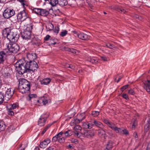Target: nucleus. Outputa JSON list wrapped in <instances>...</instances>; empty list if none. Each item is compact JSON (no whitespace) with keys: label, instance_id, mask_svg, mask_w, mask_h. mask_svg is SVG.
Wrapping results in <instances>:
<instances>
[{"label":"nucleus","instance_id":"10","mask_svg":"<svg viewBox=\"0 0 150 150\" xmlns=\"http://www.w3.org/2000/svg\"><path fill=\"white\" fill-rule=\"evenodd\" d=\"M13 90L11 88H8L6 90L5 94V99L8 100L10 99L13 94Z\"/></svg>","mask_w":150,"mask_h":150},{"label":"nucleus","instance_id":"45","mask_svg":"<svg viewBox=\"0 0 150 150\" xmlns=\"http://www.w3.org/2000/svg\"><path fill=\"white\" fill-rule=\"evenodd\" d=\"M74 129H75L76 132L77 130H80L81 129V127L79 125H76L74 127Z\"/></svg>","mask_w":150,"mask_h":150},{"label":"nucleus","instance_id":"17","mask_svg":"<svg viewBox=\"0 0 150 150\" xmlns=\"http://www.w3.org/2000/svg\"><path fill=\"white\" fill-rule=\"evenodd\" d=\"M94 126L101 129H103L104 127V125L102 123L96 120H94Z\"/></svg>","mask_w":150,"mask_h":150},{"label":"nucleus","instance_id":"26","mask_svg":"<svg viewBox=\"0 0 150 150\" xmlns=\"http://www.w3.org/2000/svg\"><path fill=\"white\" fill-rule=\"evenodd\" d=\"M37 97V95L35 94H30L26 97L27 100L30 101Z\"/></svg>","mask_w":150,"mask_h":150},{"label":"nucleus","instance_id":"5","mask_svg":"<svg viewBox=\"0 0 150 150\" xmlns=\"http://www.w3.org/2000/svg\"><path fill=\"white\" fill-rule=\"evenodd\" d=\"M15 14V12L13 9L8 8L4 10L3 15L4 18L8 19L14 15Z\"/></svg>","mask_w":150,"mask_h":150},{"label":"nucleus","instance_id":"9","mask_svg":"<svg viewBox=\"0 0 150 150\" xmlns=\"http://www.w3.org/2000/svg\"><path fill=\"white\" fill-rule=\"evenodd\" d=\"M9 54L6 49L0 52V65L4 64L6 57Z\"/></svg>","mask_w":150,"mask_h":150},{"label":"nucleus","instance_id":"3","mask_svg":"<svg viewBox=\"0 0 150 150\" xmlns=\"http://www.w3.org/2000/svg\"><path fill=\"white\" fill-rule=\"evenodd\" d=\"M18 89L20 92L25 93L30 89V84L29 81L24 79H20L19 81Z\"/></svg>","mask_w":150,"mask_h":150},{"label":"nucleus","instance_id":"24","mask_svg":"<svg viewBox=\"0 0 150 150\" xmlns=\"http://www.w3.org/2000/svg\"><path fill=\"white\" fill-rule=\"evenodd\" d=\"M58 3L61 6H63L67 5L68 4L67 0H58Z\"/></svg>","mask_w":150,"mask_h":150},{"label":"nucleus","instance_id":"61","mask_svg":"<svg viewBox=\"0 0 150 150\" xmlns=\"http://www.w3.org/2000/svg\"><path fill=\"white\" fill-rule=\"evenodd\" d=\"M122 132H123V134H124L127 135L129 134L128 131L126 129H123Z\"/></svg>","mask_w":150,"mask_h":150},{"label":"nucleus","instance_id":"30","mask_svg":"<svg viewBox=\"0 0 150 150\" xmlns=\"http://www.w3.org/2000/svg\"><path fill=\"white\" fill-rule=\"evenodd\" d=\"M98 134L99 136L101 137L103 134H105V132L103 129H98Z\"/></svg>","mask_w":150,"mask_h":150},{"label":"nucleus","instance_id":"47","mask_svg":"<svg viewBox=\"0 0 150 150\" xmlns=\"http://www.w3.org/2000/svg\"><path fill=\"white\" fill-rule=\"evenodd\" d=\"M103 122L108 126L111 122L109 120L106 119H104L103 120Z\"/></svg>","mask_w":150,"mask_h":150},{"label":"nucleus","instance_id":"2","mask_svg":"<svg viewBox=\"0 0 150 150\" xmlns=\"http://www.w3.org/2000/svg\"><path fill=\"white\" fill-rule=\"evenodd\" d=\"M27 64V62L24 59H20L15 64L14 66L19 74L22 75L25 72H29Z\"/></svg>","mask_w":150,"mask_h":150},{"label":"nucleus","instance_id":"14","mask_svg":"<svg viewBox=\"0 0 150 150\" xmlns=\"http://www.w3.org/2000/svg\"><path fill=\"white\" fill-rule=\"evenodd\" d=\"M50 142V140L49 139H47L40 143V147L42 148H45Z\"/></svg>","mask_w":150,"mask_h":150},{"label":"nucleus","instance_id":"32","mask_svg":"<svg viewBox=\"0 0 150 150\" xmlns=\"http://www.w3.org/2000/svg\"><path fill=\"white\" fill-rule=\"evenodd\" d=\"M53 124V123H52V124H49L48 125H47L45 127V128H44L43 130V131H42V132L41 133V134L42 135H43L45 133V132H46V131H47V129L49 127H50L51 126V125H52V124Z\"/></svg>","mask_w":150,"mask_h":150},{"label":"nucleus","instance_id":"62","mask_svg":"<svg viewBox=\"0 0 150 150\" xmlns=\"http://www.w3.org/2000/svg\"><path fill=\"white\" fill-rule=\"evenodd\" d=\"M70 125L71 126L75 125H76L74 120H72L70 123Z\"/></svg>","mask_w":150,"mask_h":150},{"label":"nucleus","instance_id":"19","mask_svg":"<svg viewBox=\"0 0 150 150\" xmlns=\"http://www.w3.org/2000/svg\"><path fill=\"white\" fill-rule=\"evenodd\" d=\"M51 79L47 78L40 81V83L42 85H47L49 84L51 81Z\"/></svg>","mask_w":150,"mask_h":150},{"label":"nucleus","instance_id":"29","mask_svg":"<svg viewBox=\"0 0 150 150\" xmlns=\"http://www.w3.org/2000/svg\"><path fill=\"white\" fill-rule=\"evenodd\" d=\"M106 46L111 49H113L114 48H117V47L115 45L110 43H108L106 44Z\"/></svg>","mask_w":150,"mask_h":150},{"label":"nucleus","instance_id":"36","mask_svg":"<svg viewBox=\"0 0 150 150\" xmlns=\"http://www.w3.org/2000/svg\"><path fill=\"white\" fill-rule=\"evenodd\" d=\"M4 95L2 92H0V104L3 102Z\"/></svg>","mask_w":150,"mask_h":150},{"label":"nucleus","instance_id":"38","mask_svg":"<svg viewBox=\"0 0 150 150\" xmlns=\"http://www.w3.org/2000/svg\"><path fill=\"white\" fill-rule=\"evenodd\" d=\"M69 115L71 116L70 118L74 117L75 115V111L74 110H70L69 112Z\"/></svg>","mask_w":150,"mask_h":150},{"label":"nucleus","instance_id":"58","mask_svg":"<svg viewBox=\"0 0 150 150\" xmlns=\"http://www.w3.org/2000/svg\"><path fill=\"white\" fill-rule=\"evenodd\" d=\"M144 88L149 93L150 92V88L149 87L147 86H144Z\"/></svg>","mask_w":150,"mask_h":150},{"label":"nucleus","instance_id":"23","mask_svg":"<svg viewBox=\"0 0 150 150\" xmlns=\"http://www.w3.org/2000/svg\"><path fill=\"white\" fill-rule=\"evenodd\" d=\"M49 13L48 11L45 9H41V11L40 13V15L44 16H47Z\"/></svg>","mask_w":150,"mask_h":150},{"label":"nucleus","instance_id":"49","mask_svg":"<svg viewBox=\"0 0 150 150\" xmlns=\"http://www.w3.org/2000/svg\"><path fill=\"white\" fill-rule=\"evenodd\" d=\"M128 93H129L132 95H134L135 94L134 91L132 89H131L129 90Z\"/></svg>","mask_w":150,"mask_h":150},{"label":"nucleus","instance_id":"41","mask_svg":"<svg viewBox=\"0 0 150 150\" xmlns=\"http://www.w3.org/2000/svg\"><path fill=\"white\" fill-rule=\"evenodd\" d=\"M68 31L66 30H64L61 32L60 34V35L62 37H64L65 36L67 33Z\"/></svg>","mask_w":150,"mask_h":150},{"label":"nucleus","instance_id":"57","mask_svg":"<svg viewBox=\"0 0 150 150\" xmlns=\"http://www.w3.org/2000/svg\"><path fill=\"white\" fill-rule=\"evenodd\" d=\"M55 147L54 146H52L49 147L47 149V150H57L55 149Z\"/></svg>","mask_w":150,"mask_h":150},{"label":"nucleus","instance_id":"6","mask_svg":"<svg viewBox=\"0 0 150 150\" xmlns=\"http://www.w3.org/2000/svg\"><path fill=\"white\" fill-rule=\"evenodd\" d=\"M27 66L29 70V72L34 71L37 70L38 66L37 63L34 61H30L27 62Z\"/></svg>","mask_w":150,"mask_h":150},{"label":"nucleus","instance_id":"12","mask_svg":"<svg viewBox=\"0 0 150 150\" xmlns=\"http://www.w3.org/2000/svg\"><path fill=\"white\" fill-rule=\"evenodd\" d=\"M37 102L39 104V105H45L48 103V100L46 97H41L39 100H37Z\"/></svg>","mask_w":150,"mask_h":150},{"label":"nucleus","instance_id":"16","mask_svg":"<svg viewBox=\"0 0 150 150\" xmlns=\"http://www.w3.org/2000/svg\"><path fill=\"white\" fill-rule=\"evenodd\" d=\"M46 120V118L41 116L38 121V125L40 126H43L45 124Z\"/></svg>","mask_w":150,"mask_h":150},{"label":"nucleus","instance_id":"1","mask_svg":"<svg viewBox=\"0 0 150 150\" xmlns=\"http://www.w3.org/2000/svg\"><path fill=\"white\" fill-rule=\"evenodd\" d=\"M2 35L5 38H7L9 41L15 42L18 40L19 35L14 32L10 28H5L3 31Z\"/></svg>","mask_w":150,"mask_h":150},{"label":"nucleus","instance_id":"20","mask_svg":"<svg viewBox=\"0 0 150 150\" xmlns=\"http://www.w3.org/2000/svg\"><path fill=\"white\" fill-rule=\"evenodd\" d=\"M63 134V133L62 132H61L58 133L53 137L52 139V141L53 142H56L57 140L58 141L59 138L61 137Z\"/></svg>","mask_w":150,"mask_h":150},{"label":"nucleus","instance_id":"50","mask_svg":"<svg viewBox=\"0 0 150 150\" xmlns=\"http://www.w3.org/2000/svg\"><path fill=\"white\" fill-rule=\"evenodd\" d=\"M149 124H147L144 127L145 130L146 132H147L149 129Z\"/></svg>","mask_w":150,"mask_h":150},{"label":"nucleus","instance_id":"35","mask_svg":"<svg viewBox=\"0 0 150 150\" xmlns=\"http://www.w3.org/2000/svg\"><path fill=\"white\" fill-rule=\"evenodd\" d=\"M114 131L117 133H118L119 134H121L123 131V129L122 128H118L117 127L115 129Z\"/></svg>","mask_w":150,"mask_h":150},{"label":"nucleus","instance_id":"46","mask_svg":"<svg viewBox=\"0 0 150 150\" xmlns=\"http://www.w3.org/2000/svg\"><path fill=\"white\" fill-rule=\"evenodd\" d=\"M50 43V45H54L56 44V42H54V39H50L49 41Z\"/></svg>","mask_w":150,"mask_h":150},{"label":"nucleus","instance_id":"31","mask_svg":"<svg viewBox=\"0 0 150 150\" xmlns=\"http://www.w3.org/2000/svg\"><path fill=\"white\" fill-rule=\"evenodd\" d=\"M108 126L112 129L114 130L117 127V126L115 125L112 122H111Z\"/></svg>","mask_w":150,"mask_h":150},{"label":"nucleus","instance_id":"21","mask_svg":"<svg viewBox=\"0 0 150 150\" xmlns=\"http://www.w3.org/2000/svg\"><path fill=\"white\" fill-rule=\"evenodd\" d=\"M112 142L111 140L109 141L106 144V148L104 150H110L113 147Z\"/></svg>","mask_w":150,"mask_h":150},{"label":"nucleus","instance_id":"43","mask_svg":"<svg viewBox=\"0 0 150 150\" xmlns=\"http://www.w3.org/2000/svg\"><path fill=\"white\" fill-rule=\"evenodd\" d=\"M117 10L119 12L121 13H125L126 12V11H125L124 9L120 7H118Z\"/></svg>","mask_w":150,"mask_h":150},{"label":"nucleus","instance_id":"28","mask_svg":"<svg viewBox=\"0 0 150 150\" xmlns=\"http://www.w3.org/2000/svg\"><path fill=\"white\" fill-rule=\"evenodd\" d=\"M6 125L4 121H0V130L3 131L5 129Z\"/></svg>","mask_w":150,"mask_h":150},{"label":"nucleus","instance_id":"39","mask_svg":"<svg viewBox=\"0 0 150 150\" xmlns=\"http://www.w3.org/2000/svg\"><path fill=\"white\" fill-rule=\"evenodd\" d=\"M32 28V26L28 25H27V27L25 29L24 31H28L29 32H30V33L31 30Z\"/></svg>","mask_w":150,"mask_h":150},{"label":"nucleus","instance_id":"7","mask_svg":"<svg viewBox=\"0 0 150 150\" xmlns=\"http://www.w3.org/2000/svg\"><path fill=\"white\" fill-rule=\"evenodd\" d=\"M29 18L25 11L23 10L18 13L17 15V19L18 22H22Z\"/></svg>","mask_w":150,"mask_h":150},{"label":"nucleus","instance_id":"18","mask_svg":"<svg viewBox=\"0 0 150 150\" xmlns=\"http://www.w3.org/2000/svg\"><path fill=\"white\" fill-rule=\"evenodd\" d=\"M27 57L30 61H34L37 58V56L35 53H32L28 54Z\"/></svg>","mask_w":150,"mask_h":150},{"label":"nucleus","instance_id":"22","mask_svg":"<svg viewBox=\"0 0 150 150\" xmlns=\"http://www.w3.org/2000/svg\"><path fill=\"white\" fill-rule=\"evenodd\" d=\"M84 125V126H85V128L91 129L94 126V120H92V121L89 122L88 124H85Z\"/></svg>","mask_w":150,"mask_h":150},{"label":"nucleus","instance_id":"40","mask_svg":"<svg viewBox=\"0 0 150 150\" xmlns=\"http://www.w3.org/2000/svg\"><path fill=\"white\" fill-rule=\"evenodd\" d=\"M41 9L34 8L33 9V11L38 15H40Z\"/></svg>","mask_w":150,"mask_h":150},{"label":"nucleus","instance_id":"60","mask_svg":"<svg viewBox=\"0 0 150 150\" xmlns=\"http://www.w3.org/2000/svg\"><path fill=\"white\" fill-rule=\"evenodd\" d=\"M22 5L23 6V7H24L26 5L27 6V5H26V2L25 0H23V1L21 3Z\"/></svg>","mask_w":150,"mask_h":150},{"label":"nucleus","instance_id":"25","mask_svg":"<svg viewBox=\"0 0 150 150\" xmlns=\"http://www.w3.org/2000/svg\"><path fill=\"white\" fill-rule=\"evenodd\" d=\"M45 1H48L49 3L52 6H55L58 3V0H44Z\"/></svg>","mask_w":150,"mask_h":150},{"label":"nucleus","instance_id":"55","mask_svg":"<svg viewBox=\"0 0 150 150\" xmlns=\"http://www.w3.org/2000/svg\"><path fill=\"white\" fill-rule=\"evenodd\" d=\"M129 86L128 84H127L126 85L123 86L122 88H121V90L122 91L126 89Z\"/></svg>","mask_w":150,"mask_h":150},{"label":"nucleus","instance_id":"53","mask_svg":"<svg viewBox=\"0 0 150 150\" xmlns=\"http://www.w3.org/2000/svg\"><path fill=\"white\" fill-rule=\"evenodd\" d=\"M122 96L127 100L129 99L128 96L126 94L123 93L122 95Z\"/></svg>","mask_w":150,"mask_h":150},{"label":"nucleus","instance_id":"56","mask_svg":"<svg viewBox=\"0 0 150 150\" xmlns=\"http://www.w3.org/2000/svg\"><path fill=\"white\" fill-rule=\"evenodd\" d=\"M145 86L149 87L150 86V81L148 80L145 83Z\"/></svg>","mask_w":150,"mask_h":150},{"label":"nucleus","instance_id":"51","mask_svg":"<svg viewBox=\"0 0 150 150\" xmlns=\"http://www.w3.org/2000/svg\"><path fill=\"white\" fill-rule=\"evenodd\" d=\"M54 32L56 33H58L59 31V27L58 26L55 27V28L54 30Z\"/></svg>","mask_w":150,"mask_h":150},{"label":"nucleus","instance_id":"4","mask_svg":"<svg viewBox=\"0 0 150 150\" xmlns=\"http://www.w3.org/2000/svg\"><path fill=\"white\" fill-rule=\"evenodd\" d=\"M19 49V45L16 43H14L8 44L6 50L9 54L10 55L12 53H16L18 51Z\"/></svg>","mask_w":150,"mask_h":150},{"label":"nucleus","instance_id":"37","mask_svg":"<svg viewBox=\"0 0 150 150\" xmlns=\"http://www.w3.org/2000/svg\"><path fill=\"white\" fill-rule=\"evenodd\" d=\"M86 115L85 112H83L79 115L78 117L79 119H81L82 121L83 119L85 118Z\"/></svg>","mask_w":150,"mask_h":150},{"label":"nucleus","instance_id":"15","mask_svg":"<svg viewBox=\"0 0 150 150\" xmlns=\"http://www.w3.org/2000/svg\"><path fill=\"white\" fill-rule=\"evenodd\" d=\"M77 36L79 38L83 40H86L89 37L87 34L83 33L77 34Z\"/></svg>","mask_w":150,"mask_h":150},{"label":"nucleus","instance_id":"34","mask_svg":"<svg viewBox=\"0 0 150 150\" xmlns=\"http://www.w3.org/2000/svg\"><path fill=\"white\" fill-rule=\"evenodd\" d=\"M89 60L93 64L97 63L98 60V59L95 57L91 58Z\"/></svg>","mask_w":150,"mask_h":150},{"label":"nucleus","instance_id":"63","mask_svg":"<svg viewBox=\"0 0 150 150\" xmlns=\"http://www.w3.org/2000/svg\"><path fill=\"white\" fill-rule=\"evenodd\" d=\"M50 36L49 35H47L44 38V40L46 41L48 40L50 38Z\"/></svg>","mask_w":150,"mask_h":150},{"label":"nucleus","instance_id":"54","mask_svg":"<svg viewBox=\"0 0 150 150\" xmlns=\"http://www.w3.org/2000/svg\"><path fill=\"white\" fill-rule=\"evenodd\" d=\"M74 120L76 124H79L80 122L81 121H82V120L81 119H79V118L75 119Z\"/></svg>","mask_w":150,"mask_h":150},{"label":"nucleus","instance_id":"13","mask_svg":"<svg viewBox=\"0 0 150 150\" xmlns=\"http://www.w3.org/2000/svg\"><path fill=\"white\" fill-rule=\"evenodd\" d=\"M21 36L23 39L28 40L31 38V33L28 31H24L21 34Z\"/></svg>","mask_w":150,"mask_h":150},{"label":"nucleus","instance_id":"52","mask_svg":"<svg viewBox=\"0 0 150 150\" xmlns=\"http://www.w3.org/2000/svg\"><path fill=\"white\" fill-rule=\"evenodd\" d=\"M71 142L72 143L75 144H77L79 143L78 140L76 139H72L71 140Z\"/></svg>","mask_w":150,"mask_h":150},{"label":"nucleus","instance_id":"11","mask_svg":"<svg viewBox=\"0 0 150 150\" xmlns=\"http://www.w3.org/2000/svg\"><path fill=\"white\" fill-rule=\"evenodd\" d=\"M83 134L85 137L88 138L91 137L94 135L93 131L91 130L88 131L84 130L83 132Z\"/></svg>","mask_w":150,"mask_h":150},{"label":"nucleus","instance_id":"27","mask_svg":"<svg viewBox=\"0 0 150 150\" xmlns=\"http://www.w3.org/2000/svg\"><path fill=\"white\" fill-rule=\"evenodd\" d=\"M73 132L70 130H68L65 132L64 134L66 137H69L72 135Z\"/></svg>","mask_w":150,"mask_h":150},{"label":"nucleus","instance_id":"44","mask_svg":"<svg viewBox=\"0 0 150 150\" xmlns=\"http://www.w3.org/2000/svg\"><path fill=\"white\" fill-rule=\"evenodd\" d=\"M65 140V138L64 137H60L59 138L58 142L60 143H64Z\"/></svg>","mask_w":150,"mask_h":150},{"label":"nucleus","instance_id":"59","mask_svg":"<svg viewBox=\"0 0 150 150\" xmlns=\"http://www.w3.org/2000/svg\"><path fill=\"white\" fill-rule=\"evenodd\" d=\"M66 66L67 67V68H70L71 69H74V67L71 65L67 64V65Z\"/></svg>","mask_w":150,"mask_h":150},{"label":"nucleus","instance_id":"42","mask_svg":"<svg viewBox=\"0 0 150 150\" xmlns=\"http://www.w3.org/2000/svg\"><path fill=\"white\" fill-rule=\"evenodd\" d=\"M91 114L93 117H97L99 114V112L98 111H93Z\"/></svg>","mask_w":150,"mask_h":150},{"label":"nucleus","instance_id":"33","mask_svg":"<svg viewBox=\"0 0 150 150\" xmlns=\"http://www.w3.org/2000/svg\"><path fill=\"white\" fill-rule=\"evenodd\" d=\"M46 27L47 29H48L49 30H51L53 29L54 25L51 23H49L46 26Z\"/></svg>","mask_w":150,"mask_h":150},{"label":"nucleus","instance_id":"64","mask_svg":"<svg viewBox=\"0 0 150 150\" xmlns=\"http://www.w3.org/2000/svg\"><path fill=\"white\" fill-rule=\"evenodd\" d=\"M64 49L65 50L69 52H70L71 50V49L69 48L65 47H64Z\"/></svg>","mask_w":150,"mask_h":150},{"label":"nucleus","instance_id":"48","mask_svg":"<svg viewBox=\"0 0 150 150\" xmlns=\"http://www.w3.org/2000/svg\"><path fill=\"white\" fill-rule=\"evenodd\" d=\"M70 52L75 54H77V53L78 52V51L77 50L73 48L71 49Z\"/></svg>","mask_w":150,"mask_h":150},{"label":"nucleus","instance_id":"8","mask_svg":"<svg viewBox=\"0 0 150 150\" xmlns=\"http://www.w3.org/2000/svg\"><path fill=\"white\" fill-rule=\"evenodd\" d=\"M18 105L17 103L12 104H9L7 105L8 114L9 115L13 116L14 115V112L13 110L15 109L16 108H18Z\"/></svg>","mask_w":150,"mask_h":150}]
</instances>
